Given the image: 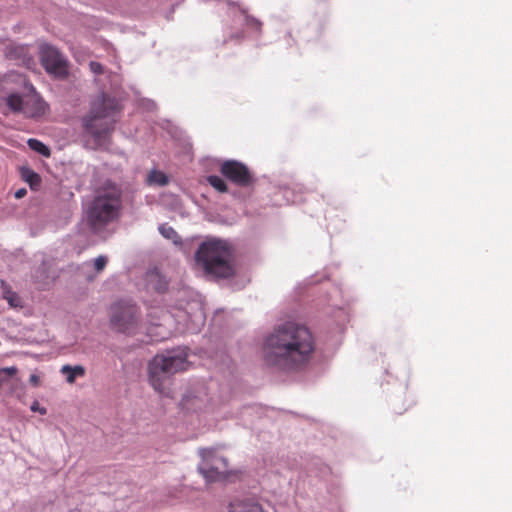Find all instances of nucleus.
<instances>
[{"instance_id":"nucleus-21","label":"nucleus","mask_w":512,"mask_h":512,"mask_svg":"<svg viewBox=\"0 0 512 512\" xmlns=\"http://www.w3.org/2000/svg\"><path fill=\"white\" fill-rule=\"evenodd\" d=\"M17 372L16 367L0 368V386L12 375Z\"/></svg>"},{"instance_id":"nucleus-6","label":"nucleus","mask_w":512,"mask_h":512,"mask_svg":"<svg viewBox=\"0 0 512 512\" xmlns=\"http://www.w3.org/2000/svg\"><path fill=\"white\" fill-rule=\"evenodd\" d=\"M110 325L116 332L135 335L142 329L139 308L131 301L114 303L110 308Z\"/></svg>"},{"instance_id":"nucleus-10","label":"nucleus","mask_w":512,"mask_h":512,"mask_svg":"<svg viewBox=\"0 0 512 512\" xmlns=\"http://www.w3.org/2000/svg\"><path fill=\"white\" fill-rule=\"evenodd\" d=\"M188 308H180L175 314L176 320L186 331H197L204 323V315L199 302L188 303Z\"/></svg>"},{"instance_id":"nucleus-20","label":"nucleus","mask_w":512,"mask_h":512,"mask_svg":"<svg viewBox=\"0 0 512 512\" xmlns=\"http://www.w3.org/2000/svg\"><path fill=\"white\" fill-rule=\"evenodd\" d=\"M147 281L150 286L158 291H162L166 287V282L160 275H148Z\"/></svg>"},{"instance_id":"nucleus-26","label":"nucleus","mask_w":512,"mask_h":512,"mask_svg":"<svg viewBox=\"0 0 512 512\" xmlns=\"http://www.w3.org/2000/svg\"><path fill=\"white\" fill-rule=\"evenodd\" d=\"M29 381L32 385L37 386L39 384V377L36 374H31Z\"/></svg>"},{"instance_id":"nucleus-9","label":"nucleus","mask_w":512,"mask_h":512,"mask_svg":"<svg viewBox=\"0 0 512 512\" xmlns=\"http://www.w3.org/2000/svg\"><path fill=\"white\" fill-rule=\"evenodd\" d=\"M40 60L47 73L57 77L65 78L68 75L67 60L57 48L49 44L40 46Z\"/></svg>"},{"instance_id":"nucleus-2","label":"nucleus","mask_w":512,"mask_h":512,"mask_svg":"<svg viewBox=\"0 0 512 512\" xmlns=\"http://www.w3.org/2000/svg\"><path fill=\"white\" fill-rule=\"evenodd\" d=\"M119 110V102L104 93L91 101L89 113L82 118V126L85 134L93 138L95 147L106 142L113 130L114 114Z\"/></svg>"},{"instance_id":"nucleus-7","label":"nucleus","mask_w":512,"mask_h":512,"mask_svg":"<svg viewBox=\"0 0 512 512\" xmlns=\"http://www.w3.org/2000/svg\"><path fill=\"white\" fill-rule=\"evenodd\" d=\"M3 101L11 112L21 113L27 118H39L47 109L46 103L32 85L29 86L27 93H11Z\"/></svg>"},{"instance_id":"nucleus-12","label":"nucleus","mask_w":512,"mask_h":512,"mask_svg":"<svg viewBox=\"0 0 512 512\" xmlns=\"http://www.w3.org/2000/svg\"><path fill=\"white\" fill-rule=\"evenodd\" d=\"M208 403L209 397L204 386H200L194 391H189L181 400V406L184 410L194 412L205 409Z\"/></svg>"},{"instance_id":"nucleus-28","label":"nucleus","mask_w":512,"mask_h":512,"mask_svg":"<svg viewBox=\"0 0 512 512\" xmlns=\"http://www.w3.org/2000/svg\"><path fill=\"white\" fill-rule=\"evenodd\" d=\"M247 23H251L255 25V27H259L260 23L257 20L249 19L248 16H244Z\"/></svg>"},{"instance_id":"nucleus-29","label":"nucleus","mask_w":512,"mask_h":512,"mask_svg":"<svg viewBox=\"0 0 512 512\" xmlns=\"http://www.w3.org/2000/svg\"><path fill=\"white\" fill-rule=\"evenodd\" d=\"M145 107L148 110H153L155 108V103L153 101H151V100H147Z\"/></svg>"},{"instance_id":"nucleus-5","label":"nucleus","mask_w":512,"mask_h":512,"mask_svg":"<svg viewBox=\"0 0 512 512\" xmlns=\"http://www.w3.org/2000/svg\"><path fill=\"white\" fill-rule=\"evenodd\" d=\"M120 193L116 188L99 193L87 209V220L91 228L98 232L114 221L120 210Z\"/></svg>"},{"instance_id":"nucleus-11","label":"nucleus","mask_w":512,"mask_h":512,"mask_svg":"<svg viewBox=\"0 0 512 512\" xmlns=\"http://www.w3.org/2000/svg\"><path fill=\"white\" fill-rule=\"evenodd\" d=\"M221 172L226 178L240 186H246L252 180L248 168L235 160L225 161L221 165Z\"/></svg>"},{"instance_id":"nucleus-23","label":"nucleus","mask_w":512,"mask_h":512,"mask_svg":"<svg viewBox=\"0 0 512 512\" xmlns=\"http://www.w3.org/2000/svg\"><path fill=\"white\" fill-rule=\"evenodd\" d=\"M108 262V258L104 255H100L93 261V266L97 272H101Z\"/></svg>"},{"instance_id":"nucleus-1","label":"nucleus","mask_w":512,"mask_h":512,"mask_svg":"<svg viewBox=\"0 0 512 512\" xmlns=\"http://www.w3.org/2000/svg\"><path fill=\"white\" fill-rule=\"evenodd\" d=\"M314 352L315 341L309 329L293 322L277 325L263 338L260 350L266 366L282 371L304 367Z\"/></svg>"},{"instance_id":"nucleus-27","label":"nucleus","mask_w":512,"mask_h":512,"mask_svg":"<svg viewBox=\"0 0 512 512\" xmlns=\"http://www.w3.org/2000/svg\"><path fill=\"white\" fill-rule=\"evenodd\" d=\"M27 191L26 189L22 188L15 192V198L20 199L26 195Z\"/></svg>"},{"instance_id":"nucleus-19","label":"nucleus","mask_w":512,"mask_h":512,"mask_svg":"<svg viewBox=\"0 0 512 512\" xmlns=\"http://www.w3.org/2000/svg\"><path fill=\"white\" fill-rule=\"evenodd\" d=\"M207 181L217 191H219V192L227 191L226 183L221 177H219L217 175H210L207 177Z\"/></svg>"},{"instance_id":"nucleus-16","label":"nucleus","mask_w":512,"mask_h":512,"mask_svg":"<svg viewBox=\"0 0 512 512\" xmlns=\"http://www.w3.org/2000/svg\"><path fill=\"white\" fill-rule=\"evenodd\" d=\"M158 230L164 238L171 240L174 244H180L181 238L173 227L168 224H161Z\"/></svg>"},{"instance_id":"nucleus-14","label":"nucleus","mask_w":512,"mask_h":512,"mask_svg":"<svg viewBox=\"0 0 512 512\" xmlns=\"http://www.w3.org/2000/svg\"><path fill=\"white\" fill-rule=\"evenodd\" d=\"M146 182L150 186H165L169 183V178L164 172L153 169L148 173Z\"/></svg>"},{"instance_id":"nucleus-15","label":"nucleus","mask_w":512,"mask_h":512,"mask_svg":"<svg viewBox=\"0 0 512 512\" xmlns=\"http://www.w3.org/2000/svg\"><path fill=\"white\" fill-rule=\"evenodd\" d=\"M232 512H267L255 501H242L232 505Z\"/></svg>"},{"instance_id":"nucleus-4","label":"nucleus","mask_w":512,"mask_h":512,"mask_svg":"<svg viewBox=\"0 0 512 512\" xmlns=\"http://www.w3.org/2000/svg\"><path fill=\"white\" fill-rule=\"evenodd\" d=\"M187 356L186 348H177L157 354L149 361L147 366L148 382L157 393L167 394L171 377L188 368Z\"/></svg>"},{"instance_id":"nucleus-3","label":"nucleus","mask_w":512,"mask_h":512,"mask_svg":"<svg viewBox=\"0 0 512 512\" xmlns=\"http://www.w3.org/2000/svg\"><path fill=\"white\" fill-rule=\"evenodd\" d=\"M231 247L227 241L209 239L198 247L195 253L196 265L210 279H227L233 276Z\"/></svg>"},{"instance_id":"nucleus-18","label":"nucleus","mask_w":512,"mask_h":512,"mask_svg":"<svg viewBox=\"0 0 512 512\" xmlns=\"http://www.w3.org/2000/svg\"><path fill=\"white\" fill-rule=\"evenodd\" d=\"M3 297L11 307H14V308L22 307L21 298L18 296L17 293H15L11 290H5Z\"/></svg>"},{"instance_id":"nucleus-13","label":"nucleus","mask_w":512,"mask_h":512,"mask_svg":"<svg viewBox=\"0 0 512 512\" xmlns=\"http://www.w3.org/2000/svg\"><path fill=\"white\" fill-rule=\"evenodd\" d=\"M60 371L66 377V381L70 384L74 383L77 377H83L85 375V368L81 365H64Z\"/></svg>"},{"instance_id":"nucleus-25","label":"nucleus","mask_w":512,"mask_h":512,"mask_svg":"<svg viewBox=\"0 0 512 512\" xmlns=\"http://www.w3.org/2000/svg\"><path fill=\"white\" fill-rule=\"evenodd\" d=\"M31 411L38 412L41 415H45L47 413V409L45 407H41L38 401H34L30 406Z\"/></svg>"},{"instance_id":"nucleus-17","label":"nucleus","mask_w":512,"mask_h":512,"mask_svg":"<svg viewBox=\"0 0 512 512\" xmlns=\"http://www.w3.org/2000/svg\"><path fill=\"white\" fill-rule=\"evenodd\" d=\"M29 147L38 152L39 154L48 157L50 155V149L41 141L37 139L28 140Z\"/></svg>"},{"instance_id":"nucleus-24","label":"nucleus","mask_w":512,"mask_h":512,"mask_svg":"<svg viewBox=\"0 0 512 512\" xmlns=\"http://www.w3.org/2000/svg\"><path fill=\"white\" fill-rule=\"evenodd\" d=\"M89 68H90V71L95 74V75H100L103 73V66L99 63V62H96V61H91L89 63Z\"/></svg>"},{"instance_id":"nucleus-22","label":"nucleus","mask_w":512,"mask_h":512,"mask_svg":"<svg viewBox=\"0 0 512 512\" xmlns=\"http://www.w3.org/2000/svg\"><path fill=\"white\" fill-rule=\"evenodd\" d=\"M23 176L26 179V181L30 183L31 186H33L34 184H39L40 182L39 175L29 169L23 172Z\"/></svg>"},{"instance_id":"nucleus-8","label":"nucleus","mask_w":512,"mask_h":512,"mask_svg":"<svg viewBox=\"0 0 512 512\" xmlns=\"http://www.w3.org/2000/svg\"><path fill=\"white\" fill-rule=\"evenodd\" d=\"M199 455L202 459L198 471L208 481H216L228 473V460L219 455L212 448H200Z\"/></svg>"}]
</instances>
